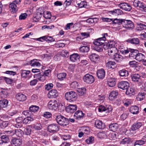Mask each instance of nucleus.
<instances>
[{"mask_svg":"<svg viewBox=\"0 0 146 146\" xmlns=\"http://www.w3.org/2000/svg\"><path fill=\"white\" fill-rule=\"evenodd\" d=\"M115 44L114 41H111L104 45V48L105 49H108V54L111 57H113L118 52L117 48L115 46Z\"/></svg>","mask_w":146,"mask_h":146,"instance_id":"1","label":"nucleus"},{"mask_svg":"<svg viewBox=\"0 0 146 146\" xmlns=\"http://www.w3.org/2000/svg\"><path fill=\"white\" fill-rule=\"evenodd\" d=\"M106 40L104 37H101L94 40L93 43L95 45L94 49L96 51L100 52L103 51L104 42Z\"/></svg>","mask_w":146,"mask_h":146,"instance_id":"2","label":"nucleus"},{"mask_svg":"<svg viewBox=\"0 0 146 146\" xmlns=\"http://www.w3.org/2000/svg\"><path fill=\"white\" fill-rule=\"evenodd\" d=\"M56 120L57 123L61 126L64 127L68 124V119L64 117L62 115L57 116Z\"/></svg>","mask_w":146,"mask_h":146,"instance_id":"3","label":"nucleus"},{"mask_svg":"<svg viewBox=\"0 0 146 146\" xmlns=\"http://www.w3.org/2000/svg\"><path fill=\"white\" fill-rule=\"evenodd\" d=\"M65 97L66 100L69 102L76 100L77 98L76 93L72 91L67 92L66 93Z\"/></svg>","mask_w":146,"mask_h":146,"instance_id":"4","label":"nucleus"},{"mask_svg":"<svg viewBox=\"0 0 146 146\" xmlns=\"http://www.w3.org/2000/svg\"><path fill=\"white\" fill-rule=\"evenodd\" d=\"M122 25L123 27L126 29H133L134 27L133 23L130 20L123 19Z\"/></svg>","mask_w":146,"mask_h":146,"instance_id":"5","label":"nucleus"},{"mask_svg":"<svg viewBox=\"0 0 146 146\" xmlns=\"http://www.w3.org/2000/svg\"><path fill=\"white\" fill-rule=\"evenodd\" d=\"M83 80L86 83L91 84L94 82L95 79L93 76L88 74L83 77Z\"/></svg>","mask_w":146,"mask_h":146,"instance_id":"6","label":"nucleus"},{"mask_svg":"<svg viewBox=\"0 0 146 146\" xmlns=\"http://www.w3.org/2000/svg\"><path fill=\"white\" fill-rule=\"evenodd\" d=\"M7 132L8 134H9L10 136H12L14 135L21 137L23 134V131L20 129H17L13 131H7Z\"/></svg>","mask_w":146,"mask_h":146,"instance_id":"7","label":"nucleus"},{"mask_svg":"<svg viewBox=\"0 0 146 146\" xmlns=\"http://www.w3.org/2000/svg\"><path fill=\"white\" fill-rule=\"evenodd\" d=\"M36 12V13L34 15L33 18V20L35 21H37L40 19L44 13L43 9L40 8L37 10Z\"/></svg>","mask_w":146,"mask_h":146,"instance_id":"8","label":"nucleus"},{"mask_svg":"<svg viewBox=\"0 0 146 146\" xmlns=\"http://www.w3.org/2000/svg\"><path fill=\"white\" fill-rule=\"evenodd\" d=\"M48 129L50 132L54 133L58 131L59 130V128L57 125L52 124L48 126Z\"/></svg>","mask_w":146,"mask_h":146,"instance_id":"9","label":"nucleus"},{"mask_svg":"<svg viewBox=\"0 0 146 146\" xmlns=\"http://www.w3.org/2000/svg\"><path fill=\"white\" fill-rule=\"evenodd\" d=\"M48 108L50 110H56L57 109L58 106L57 102L55 100L50 101L48 105Z\"/></svg>","mask_w":146,"mask_h":146,"instance_id":"10","label":"nucleus"},{"mask_svg":"<svg viewBox=\"0 0 146 146\" xmlns=\"http://www.w3.org/2000/svg\"><path fill=\"white\" fill-rule=\"evenodd\" d=\"M98 110L100 112L106 111V113H109L112 111V108L110 106H107L106 107H105L102 105H100L99 106Z\"/></svg>","mask_w":146,"mask_h":146,"instance_id":"11","label":"nucleus"},{"mask_svg":"<svg viewBox=\"0 0 146 146\" xmlns=\"http://www.w3.org/2000/svg\"><path fill=\"white\" fill-rule=\"evenodd\" d=\"M123 13L122 11L119 9H115L108 11V14L110 16H117L121 15Z\"/></svg>","mask_w":146,"mask_h":146,"instance_id":"12","label":"nucleus"},{"mask_svg":"<svg viewBox=\"0 0 146 146\" xmlns=\"http://www.w3.org/2000/svg\"><path fill=\"white\" fill-rule=\"evenodd\" d=\"M129 85L128 82L122 81L118 84V87L122 90H126L129 87Z\"/></svg>","mask_w":146,"mask_h":146,"instance_id":"13","label":"nucleus"},{"mask_svg":"<svg viewBox=\"0 0 146 146\" xmlns=\"http://www.w3.org/2000/svg\"><path fill=\"white\" fill-rule=\"evenodd\" d=\"M22 142L21 139L14 138L12 139L11 144L12 146H20L22 144Z\"/></svg>","mask_w":146,"mask_h":146,"instance_id":"14","label":"nucleus"},{"mask_svg":"<svg viewBox=\"0 0 146 146\" xmlns=\"http://www.w3.org/2000/svg\"><path fill=\"white\" fill-rule=\"evenodd\" d=\"M120 144H127V146H134V144L131 142V139L129 138H126L123 139L120 142Z\"/></svg>","mask_w":146,"mask_h":146,"instance_id":"15","label":"nucleus"},{"mask_svg":"<svg viewBox=\"0 0 146 146\" xmlns=\"http://www.w3.org/2000/svg\"><path fill=\"white\" fill-rule=\"evenodd\" d=\"M118 6L121 9L126 11H129L131 9L130 5L126 3H120L119 4Z\"/></svg>","mask_w":146,"mask_h":146,"instance_id":"16","label":"nucleus"},{"mask_svg":"<svg viewBox=\"0 0 146 146\" xmlns=\"http://www.w3.org/2000/svg\"><path fill=\"white\" fill-rule=\"evenodd\" d=\"M77 108L76 105L70 104L66 107V110L68 113H73L76 110Z\"/></svg>","mask_w":146,"mask_h":146,"instance_id":"17","label":"nucleus"},{"mask_svg":"<svg viewBox=\"0 0 146 146\" xmlns=\"http://www.w3.org/2000/svg\"><path fill=\"white\" fill-rule=\"evenodd\" d=\"M17 99L19 101H24L26 99V96L21 93H18L16 96Z\"/></svg>","mask_w":146,"mask_h":146,"instance_id":"18","label":"nucleus"},{"mask_svg":"<svg viewBox=\"0 0 146 146\" xmlns=\"http://www.w3.org/2000/svg\"><path fill=\"white\" fill-rule=\"evenodd\" d=\"M95 125L96 127L100 129H102L105 127V125L102 122L99 120H96L95 121Z\"/></svg>","mask_w":146,"mask_h":146,"instance_id":"19","label":"nucleus"},{"mask_svg":"<svg viewBox=\"0 0 146 146\" xmlns=\"http://www.w3.org/2000/svg\"><path fill=\"white\" fill-rule=\"evenodd\" d=\"M58 96L57 91L55 90H52L50 91L48 94L49 98H55Z\"/></svg>","mask_w":146,"mask_h":146,"instance_id":"20","label":"nucleus"},{"mask_svg":"<svg viewBox=\"0 0 146 146\" xmlns=\"http://www.w3.org/2000/svg\"><path fill=\"white\" fill-rule=\"evenodd\" d=\"M129 52H130L129 56L130 57H133L135 59L136 57L139 53L138 51L137 50H134L129 48Z\"/></svg>","mask_w":146,"mask_h":146,"instance_id":"21","label":"nucleus"},{"mask_svg":"<svg viewBox=\"0 0 146 146\" xmlns=\"http://www.w3.org/2000/svg\"><path fill=\"white\" fill-rule=\"evenodd\" d=\"M142 123L137 122L132 125L131 129L132 131H135L139 129L142 126Z\"/></svg>","mask_w":146,"mask_h":146,"instance_id":"22","label":"nucleus"},{"mask_svg":"<svg viewBox=\"0 0 146 146\" xmlns=\"http://www.w3.org/2000/svg\"><path fill=\"white\" fill-rule=\"evenodd\" d=\"M105 72L103 69L99 70L97 72V76L98 78L102 79L105 77Z\"/></svg>","mask_w":146,"mask_h":146,"instance_id":"23","label":"nucleus"},{"mask_svg":"<svg viewBox=\"0 0 146 146\" xmlns=\"http://www.w3.org/2000/svg\"><path fill=\"white\" fill-rule=\"evenodd\" d=\"M118 93L117 91H113L109 94V99L110 100H113L116 98Z\"/></svg>","mask_w":146,"mask_h":146,"instance_id":"24","label":"nucleus"},{"mask_svg":"<svg viewBox=\"0 0 146 146\" xmlns=\"http://www.w3.org/2000/svg\"><path fill=\"white\" fill-rule=\"evenodd\" d=\"M144 3L139 0H135L133 2V6L136 7H139L140 9L143 7Z\"/></svg>","mask_w":146,"mask_h":146,"instance_id":"25","label":"nucleus"},{"mask_svg":"<svg viewBox=\"0 0 146 146\" xmlns=\"http://www.w3.org/2000/svg\"><path fill=\"white\" fill-rule=\"evenodd\" d=\"M107 83L109 86L113 87L116 84L115 80L114 78H110L108 79Z\"/></svg>","mask_w":146,"mask_h":146,"instance_id":"26","label":"nucleus"},{"mask_svg":"<svg viewBox=\"0 0 146 146\" xmlns=\"http://www.w3.org/2000/svg\"><path fill=\"white\" fill-rule=\"evenodd\" d=\"M128 42L131 44H134L135 45H139L140 43V40L139 39L137 38H134L128 39Z\"/></svg>","mask_w":146,"mask_h":146,"instance_id":"27","label":"nucleus"},{"mask_svg":"<svg viewBox=\"0 0 146 146\" xmlns=\"http://www.w3.org/2000/svg\"><path fill=\"white\" fill-rule=\"evenodd\" d=\"M139 109L136 106H131L130 109V111L133 114H137L139 113Z\"/></svg>","mask_w":146,"mask_h":146,"instance_id":"28","label":"nucleus"},{"mask_svg":"<svg viewBox=\"0 0 146 146\" xmlns=\"http://www.w3.org/2000/svg\"><path fill=\"white\" fill-rule=\"evenodd\" d=\"M132 80L134 82H140L141 81L140 76L138 74H135L131 75Z\"/></svg>","mask_w":146,"mask_h":146,"instance_id":"29","label":"nucleus"},{"mask_svg":"<svg viewBox=\"0 0 146 146\" xmlns=\"http://www.w3.org/2000/svg\"><path fill=\"white\" fill-rule=\"evenodd\" d=\"M118 127L119 126L117 123H112L109 125V128L110 131L114 132L117 130Z\"/></svg>","mask_w":146,"mask_h":146,"instance_id":"30","label":"nucleus"},{"mask_svg":"<svg viewBox=\"0 0 146 146\" xmlns=\"http://www.w3.org/2000/svg\"><path fill=\"white\" fill-rule=\"evenodd\" d=\"M112 57L115 60L119 62H120L123 59V57L117 53Z\"/></svg>","mask_w":146,"mask_h":146,"instance_id":"31","label":"nucleus"},{"mask_svg":"<svg viewBox=\"0 0 146 146\" xmlns=\"http://www.w3.org/2000/svg\"><path fill=\"white\" fill-rule=\"evenodd\" d=\"M136 29L137 31H142L146 29V25L142 23H137V24Z\"/></svg>","mask_w":146,"mask_h":146,"instance_id":"32","label":"nucleus"},{"mask_svg":"<svg viewBox=\"0 0 146 146\" xmlns=\"http://www.w3.org/2000/svg\"><path fill=\"white\" fill-rule=\"evenodd\" d=\"M9 7L10 10L13 13H15L18 10V7L16 5L13 3H11L9 5Z\"/></svg>","mask_w":146,"mask_h":146,"instance_id":"33","label":"nucleus"},{"mask_svg":"<svg viewBox=\"0 0 146 146\" xmlns=\"http://www.w3.org/2000/svg\"><path fill=\"white\" fill-rule=\"evenodd\" d=\"M119 75L122 77H126L129 75V73L125 69H123L120 70L119 72Z\"/></svg>","mask_w":146,"mask_h":146,"instance_id":"34","label":"nucleus"},{"mask_svg":"<svg viewBox=\"0 0 146 146\" xmlns=\"http://www.w3.org/2000/svg\"><path fill=\"white\" fill-rule=\"evenodd\" d=\"M8 103V100L6 99H3L0 101V107L2 108L6 107Z\"/></svg>","mask_w":146,"mask_h":146,"instance_id":"35","label":"nucleus"},{"mask_svg":"<svg viewBox=\"0 0 146 146\" xmlns=\"http://www.w3.org/2000/svg\"><path fill=\"white\" fill-rule=\"evenodd\" d=\"M145 57L143 54L141 53H139L137 55L135 59L136 60L141 62L144 59H145Z\"/></svg>","mask_w":146,"mask_h":146,"instance_id":"36","label":"nucleus"},{"mask_svg":"<svg viewBox=\"0 0 146 146\" xmlns=\"http://www.w3.org/2000/svg\"><path fill=\"white\" fill-rule=\"evenodd\" d=\"M80 56L77 54H74L70 56V58L71 60L73 62H75L79 59Z\"/></svg>","mask_w":146,"mask_h":146,"instance_id":"37","label":"nucleus"},{"mask_svg":"<svg viewBox=\"0 0 146 146\" xmlns=\"http://www.w3.org/2000/svg\"><path fill=\"white\" fill-rule=\"evenodd\" d=\"M74 116L75 117L76 119H78L83 117V113L82 111L78 110L75 113Z\"/></svg>","mask_w":146,"mask_h":146,"instance_id":"38","label":"nucleus"},{"mask_svg":"<svg viewBox=\"0 0 146 146\" xmlns=\"http://www.w3.org/2000/svg\"><path fill=\"white\" fill-rule=\"evenodd\" d=\"M34 120V118L33 117H27L23 119V123L25 124L29 123L31 121Z\"/></svg>","mask_w":146,"mask_h":146,"instance_id":"39","label":"nucleus"},{"mask_svg":"<svg viewBox=\"0 0 146 146\" xmlns=\"http://www.w3.org/2000/svg\"><path fill=\"white\" fill-rule=\"evenodd\" d=\"M86 89L84 88H78L77 91L79 95L80 96L83 95L86 93Z\"/></svg>","mask_w":146,"mask_h":146,"instance_id":"40","label":"nucleus"},{"mask_svg":"<svg viewBox=\"0 0 146 146\" xmlns=\"http://www.w3.org/2000/svg\"><path fill=\"white\" fill-rule=\"evenodd\" d=\"M66 74L65 73H61L57 74V77L60 80H62L66 78Z\"/></svg>","mask_w":146,"mask_h":146,"instance_id":"41","label":"nucleus"},{"mask_svg":"<svg viewBox=\"0 0 146 146\" xmlns=\"http://www.w3.org/2000/svg\"><path fill=\"white\" fill-rule=\"evenodd\" d=\"M89 58L91 61L93 62H95L98 60L99 58V57L97 54H93L90 56Z\"/></svg>","mask_w":146,"mask_h":146,"instance_id":"42","label":"nucleus"},{"mask_svg":"<svg viewBox=\"0 0 146 146\" xmlns=\"http://www.w3.org/2000/svg\"><path fill=\"white\" fill-rule=\"evenodd\" d=\"M125 93L127 95L131 96L134 94V90L133 88H130L126 90Z\"/></svg>","mask_w":146,"mask_h":146,"instance_id":"43","label":"nucleus"},{"mask_svg":"<svg viewBox=\"0 0 146 146\" xmlns=\"http://www.w3.org/2000/svg\"><path fill=\"white\" fill-rule=\"evenodd\" d=\"M0 138L1 139L3 143H7L9 141V137L6 135L1 136Z\"/></svg>","mask_w":146,"mask_h":146,"instance_id":"44","label":"nucleus"},{"mask_svg":"<svg viewBox=\"0 0 146 146\" xmlns=\"http://www.w3.org/2000/svg\"><path fill=\"white\" fill-rule=\"evenodd\" d=\"M30 64L32 66H38L40 65V64L37 61V60L36 59H34L31 60L30 61Z\"/></svg>","mask_w":146,"mask_h":146,"instance_id":"45","label":"nucleus"},{"mask_svg":"<svg viewBox=\"0 0 146 146\" xmlns=\"http://www.w3.org/2000/svg\"><path fill=\"white\" fill-rule=\"evenodd\" d=\"M98 19L96 18H90L86 20V22L90 24L96 23L98 22Z\"/></svg>","mask_w":146,"mask_h":146,"instance_id":"46","label":"nucleus"},{"mask_svg":"<svg viewBox=\"0 0 146 146\" xmlns=\"http://www.w3.org/2000/svg\"><path fill=\"white\" fill-rule=\"evenodd\" d=\"M89 50V47L87 46H84L81 47L79 49L80 52H88Z\"/></svg>","mask_w":146,"mask_h":146,"instance_id":"47","label":"nucleus"},{"mask_svg":"<svg viewBox=\"0 0 146 146\" xmlns=\"http://www.w3.org/2000/svg\"><path fill=\"white\" fill-rule=\"evenodd\" d=\"M39 109V107L33 105L31 106L29 108V109L30 111L34 112L37 111Z\"/></svg>","mask_w":146,"mask_h":146,"instance_id":"48","label":"nucleus"},{"mask_svg":"<svg viewBox=\"0 0 146 146\" xmlns=\"http://www.w3.org/2000/svg\"><path fill=\"white\" fill-rule=\"evenodd\" d=\"M43 17L46 19H50L51 15L49 11H44L43 13Z\"/></svg>","mask_w":146,"mask_h":146,"instance_id":"49","label":"nucleus"},{"mask_svg":"<svg viewBox=\"0 0 146 146\" xmlns=\"http://www.w3.org/2000/svg\"><path fill=\"white\" fill-rule=\"evenodd\" d=\"M30 71L23 70L21 72V76L23 77H26L29 74Z\"/></svg>","mask_w":146,"mask_h":146,"instance_id":"50","label":"nucleus"},{"mask_svg":"<svg viewBox=\"0 0 146 146\" xmlns=\"http://www.w3.org/2000/svg\"><path fill=\"white\" fill-rule=\"evenodd\" d=\"M145 94L144 93H139L137 95V98L139 101L142 100L145 98Z\"/></svg>","mask_w":146,"mask_h":146,"instance_id":"51","label":"nucleus"},{"mask_svg":"<svg viewBox=\"0 0 146 146\" xmlns=\"http://www.w3.org/2000/svg\"><path fill=\"white\" fill-rule=\"evenodd\" d=\"M34 128L36 130H39L42 128V124L40 123H37L34 124L33 126Z\"/></svg>","mask_w":146,"mask_h":146,"instance_id":"52","label":"nucleus"},{"mask_svg":"<svg viewBox=\"0 0 146 146\" xmlns=\"http://www.w3.org/2000/svg\"><path fill=\"white\" fill-rule=\"evenodd\" d=\"M123 19H115L112 21V24H118V25L122 24L123 21Z\"/></svg>","mask_w":146,"mask_h":146,"instance_id":"53","label":"nucleus"},{"mask_svg":"<svg viewBox=\"0 0 146 146\" xmlns=\"http://www.w3.org/2000/svg\"><path fill=\"white\" fill-rule=\"evenodd\" d=\"M78 5L80 8H87V7L86 3L85 1H82L80 3H78Z\"/></svg>","mask_w":146,"mask_h":146,"instance_id":"54","label":"nucleus"},{"mask_svg":"<svg viewBox=\"0 0 146 146\" xmlns=\"http://www.w3.org/2000/svg\"><path fill=\"white\" fill-rule=\"evenodd\" d=\"M115 64V62L111 61H109L107 63L106 66L108 68H112V66H113Z\"/></svg>","mask_w":146,"mask_h":146,"instance_id":"55","label":"nucleus"},{"mask_svg":"<svg viewBox=\"0 0 146 146\" xmlns=\"http://www.w3.org/2000/svg\"><path fill=\"white\" fill-rule=\"evenodd\" d=\"M78 83L76 81L73 82H72L70 84V87L72 88L75 89L76 88H78Z\"/></svg>","mask_w":146,"mask_h":146,"instance_id":"56","label":"nucleus"},{"mask_svg":"<svg viewBox=\"0 0 146 146\" xmlns=\"http://www.w3.org/2000/svg\"><path fill=\"white\" fill-rule=\"evenodd\" d=\"M53 86V84L52 83L48 84L45 85V89L46 90H49L52 88Z\"/></svg>","mask_w":146,"mask_h":146,"instance_id":"57","label":"nucleus"},{"mask_svg":"<svg viewBox=\"0 0 146 146\" xmlns=\"http://www.w3.org/2000/svg\"><path fill=\"white\" fill-rule=\"evenodd\" d=\"M94 140V137H89L88 139H86V142L88 144H90L93 143Z\"/></svg>","mask_w":146,"mask_h":146,"instance_id":"58","label":"nucleus"},{"mask_svg":"<svg viewBox=\"0 0 146 146\" xmlns=\"http://www.w3.org/2000/svg\"><path fill=\"white\" fill-rule=\"evenodd\" d=\"M54 27L53 25H51V26L44 25L42 27V30L46 29H52V28H53Z\"/></svg>","mask_w":146,"mask_h":146,"instance_id":"59","label":"nucleus"},{"mask_svg":"<svg viewBox=\"0 0 146 146\" xmlns=\"http://www.w3.org/2000/svg\"><path fill=\"white\" fill-rule=\"evenodd\" d=\"M43 116L46 118H49L51 116V114L50 112H46L44 113Z\"/></svg>","mask_w":146,"mask_h":146,"instance_id":"60","label":"nucleus"},{"mask_svg":"<svg viewBox=\"0 0 146 146\" xmlns=\"http://www.w3.org/2000/svg\"><path fill=\"white\" fill-rule=\"evenodd\" d=\"M27 16V15L26 13L21 14L19 16V19L20 20H23L25 19Z\"/></svg>","mask_w":146,"mask_h":146,"instance_id":"61","label":"nucleus"},{"mask_svg":"<svg viewBox=\"0 0 146 146\" xmlns=\"http://www.w3.org/2000/svg\"><path fill=\"white\" fill-rule=\"evenodd\" d=\"M40 74V76L38 78V79L39 80L41 81H43L45 79V76L44 74H42V73H40V74H39V75Z\"/></svg>","mask_w":146,"mask_h":146,"instance_id":"62","label":"nucleus"},{"mask_svg":"<svg viewBox=\"0 0 146 146\" xmlns=\"http://www.w3.org/2000/svg\"><path fill=\"white\" fill-rule=\"evenodd\" d=\"M23 118L22 117H19L16 119V121L18 123H21L23 122Z\"/></svg>","mask_w":146,"mask_h":146,"instance_id":"63","label":"nucleus"},{"mask_svg":"<svg viewBox=\"0 0 146 146\" xmlns=\"http://www.w3.org/2000/svg\"><path fill=\"white\" fill-rule=\"evenodd\" d=\"M73 25V23H68L66 26L65 29L66 30H68L70 29L71 26H72Z\"/></svg>","mask_w":146,"mask_h":146,"instance_id":"64","label":"nucleus"}]
</instances>
